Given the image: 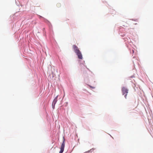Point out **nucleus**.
<instances>
[{
	"mask_svg": "<svg viewBox=\"0 0 153 153\" xmlns=\"http://www.w3.org/2000/svg\"><path fill=\"white\" fill-rule=\"evenodd\" d=\"M73 48L76 53L80 51L78 47L75 45H73Z\"/></svg>",
	"mask_w": 153,
	"mask_h": 153,
	"instance_id": "nucleus-3",
	"label": "nucleus"
},
{
	"mask_svg": "<svg viewBox=\"0 0 153 153\" xmlns=\"http://www.w3.org/2000/svg\"><path fill=\"white\" fill-rule=\"evenodd\" d=\"M58 96H56L54 99L53 102H52V105H53V108H54V106L56 103L57 101V99Z\"/></svg>",
	"mask_w": 153,
	"mask_h": 153,
	"instance_id": "nucleus-5",
	"label": "nucleus"
},
{
	"mask_svg": "<svg viewBox=\"0 0 153 153\" xmlns=\"http://www.w3.org/2000/svg\"><path fill=\"white\" fill-rule=\"evenodd\" d=\"M76 55H77L78 58L80 59H82V56L81 53V52L79 51L76 53Z\"/></svg>",
	"mask_w": 153,
	"mask_h": 153,
	"instance_id": "nucleus-4",
	"label": "nucleus"
},
{
	"mask_svg": "<svg viewBox=\"0 0 153 153\" xmlns=\"http://www.w3.org/2000/svg\"><path fill=\"white\" fill-rule=\"evenodd\" d=\"M65 146V140H64L62 143L60 147V151L59 153H62L64 150Z\"/></svg>",
	"mask_w": 153,
	"mask_h": 153,
	"instance_id": "nucleus-2",
	"label": "nucleus"
},
{
	"mask_svg": "<svg viewBox=\"0 0 153 153\" xmlns=\"http://www.w3.org/2000/svg\"><path fill=\"white\" fill-rule=\"evenodd\" d=\"M122 91L123 95L126 94L125 95V97L126 99L127 94L128 93V90L126 87H123L122 88Z\"/></svg>",
	"mask_w": 153,
	"mask_h": 153,
	"instance_id": "nucleus-1",
	"label": "nucleus"
},
{
	"mask_svg": "<svg viewBox=\"0 0 153 153\" xmlns=\"http://www.w3.org/2000/svg\"><path fill=\"white\" fill-rule=\"evenodd\" d=\"M61 5V4L59 3H58L56 4V6L58 7H60Z\"/></svg>",
	"mask_w": 153,
	"mask_h": 153,
	"instance_id": "nucleus-6",
	"label": "nucleus"
}]
</instances>
